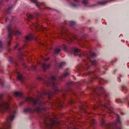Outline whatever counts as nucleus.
<instances>
[{
	"label": "nucleus",
	"mask_w": 129,
	"mask_h": 129,
	"mask_svg": "<svg viewBox=\"0 0 129 129\" xmlns=\"http://www.w3.org/2000/svg\"><path fill=\"white\" fill-rule=\"evenodd\" d=\"M10 109L8 103L7 102L0 103V112L3 113Z\"/></svg>",
	"instance_id": "nucleus-1"
},
{
	"label": "nucleus",
	"mask_w": 129,
	"mask_h": 129,
	"mask_svg": "<svg viewBox=\"0 0 129 129\" xmlns=\"http://www.w3.org/2000/svg\"><path fill=\"white\" fill-rule=\"evenodd\" d=\"M14 118V115H10L6 120L5 124V127L4 129L1 128L0 129H9L10 127L11 122L13 120Z\"/></svg>",
	"instance_id": "nucleus-2"
},
{
	"label": "nucleus",
	"mask_w": 129,
	"mask_h": 129,
	"mask_svg": "<svg viewBox=\"0 0 129 129\" xmlns=\"http://www.w3.org/2000/svg\"><path fill=\"white\" fill-rule=\"evenodd\" d=\"M26 100L27 101L32 103L34 104H36L37 101V100L35 99H34L30 97H27L26 98Z\"/></svg>",
	"instance_id": "nucleus-3"
},
{
	"label": "nucleus",
	"mask_w": 129,
	"mask_h": 129,
	"mask_svg": "<svg viewBox=\"0 0 129 129\" xmlns=\"http://www.w3.org/2000/svg\"><path fill=\"white\" fill-rule=\"evenodd\" d=\"M38 65H40L44 70H45L46 69H48L50 66V64H48L47 66H46L44 63H42V62H39Z\"/></svg>",
	"instance_id": "nucleus-4"
},
{
	"label": "nucleus",
	"mask_w": 129,
	"mask_h": 129,
	"mask_svg": "<svg viewBox=\"0 0 129 129\" xmlns=\"http://www.w3.org/2000/svg\"><path fill=\"white\" fill-rule=\"evenodd\" d=\"M114 0H110L109 1H101L99 2V4L102 5H104L106 4L108 2H111Z\"/></svg>",
	"instance_id": "nucleus-5"
},
{
	"label": "nucleus",
	"mask_w": 129,
	"mask_h": 129,
	"mask_svg": "<svg viewBox=\"0 0 129 129\" xmlns=\"http://www.w3.org/2000/svg\"><path fill=\"white\" fill-rule=\"evenodd\" d=\"M74 54L75 55H76V53H80L81 52V51L80 50L77 48H75L74 49Z\"/></svg>",
	"instance_id": "nucleus-6"
},
{
	"label": "nucleus",
	"mask_w": 129,
	"mask_h": 129,
	"mask_svg": "<svg viewBox=\"0 0 129 129\" xmlns=\"http://www.w3.org/2000/svg\"><path fill=\"white\" fill-rule=\"evenodd\" d=\"M22 93L21 92H16L14 93V95L15 96H20L22 95Z\"/></svg>",
	"instance_id": "nucleus-7"
},
{
	"label": "nucleus",
	"mask_w": 129,
	"mask_h": 129,
	"mask_svg": "<svg viewBox=\"0 0 129 129\" xmlns=\"http://www.w3.org/2000/svg\"><path fill=\"white\" fill-rule=\"evenodd\" d=\"M17 78L20 81H22V75L19 73H18V74Z\"/></svg>",
	"instance_id": "nucleus-8"
},
{
	"label": "nucleus",
	"mask_w": 129,
	"mask_h": 129,
	"mask_svg": "<svg viewBox=\"0 0 129 129\" xmlns=\"http://www.w3.org/2000/svg\"><path fill=\"white\" fill-rule=\"evenodd\" d=\"M82 3L83 4L85 5L88 3V0H82Z\"/></svg>",
	"instance_id": "nucleus-9"
},
{
	"label": "nucleus",
	"mask_w": 129,
	"mask_h": 129,
	"mask_svg": "<svg viewBox=\"0 0 129 129\" xmlns=\"http://www.w3.org/2000/svg\"><path fill=\"white\" fill-rule=\"evenodd\" d=\"M27 15L28 18L29 19H31L34 17L33 15L31 14H28Z\"/></svg>",
	"instance_id": "nucleus-10"
},
{
	"label": "nucleus",
	"mask_w": 129,
	"mask_h": 129,
	"mask_svg": "<svg viewBox=\"0 0 129 129\" xmlns=\"http://www.w3.org/2000/svg\"><path fill=\"white\" fill-rule=\"evenodd\" d=\"M60 51V49L58 48L56 49L55 50V52L56 53H58Z\"/></svg>",
	"instance_id": "nucleus-11"
},
{
	"label": "nucleus",
	"mask_w": 129,
	"mask_h": 129,
	"mask_svg": "<svg viewBox=\"0 0 129 129\" xmlns=\"http://www.w3.org/2000/svg\"><path fill=\"white\" fill-rule=\"evenodd\" d=\"M15 34V35H18L19 34H20L21 33L19 31H18V30H17L16 31V32Z\"/></svg>",
	"instance_id": "nucleus-12"
},
{
	"label": "nucleus",
	"mask_w": 129,
	"mask_h": 129,
	"mask_svg": "<svg viewBox=\"0 0 129 129\" xmlns=\"http://www.w3.org/2000/svg\"><path fill=\"white\" fill-rule=\"evenodd\" d=\"M53 86H54V89H55L56 90H58V88L55 85V83H53Z\"/></svg>",
	"instance_id": "nucleus-13"
},
{
	"label": "nucleus",
	"mask_w": 129,
	"mask_h": 129,
	"mask_svg": "<svg viewBox=\"0 0 129 129\" xmlns=\"http://www.w3.org/2000/svg\"><path fill=\"white\" fill-rule=\"evenodd\" d=\"M26 38L27 40H31V38L30 36H26Z\"/></svg>",
	"instance_id": "nucleus-14"
},
{
	"label": "nucleus",
	"mask_w": 129,
	"mask_h": 129,
	"mask_svg": "<svg viewBox=\"0 0 129 129\" xmlns=\"http://www.w3.org/2000/svg\"><path fill=\"white\" fill-rule=\"evenodd\" d=\"M40 110L41 109L39 107L37 108L36 109V111L38 112H39Z\"/></svg>",
	"instance_id": "nucleus-15"
},
{
	"label": "nucleus",
	"mask_w": 129,
	"mask_h": 129,
	"mask_svg": "<svg viewBox=\"0 0 129 129\" xmlns=\"http://www.w3.org/2000/svg\"><path fill=\"white\" fill-rule=\"evenodd\" d=\"M92 64L95 65L96 64V61L95 60H94L92 62Z\"/></svg>",
	"instance_id": "nucleus-16"
},
{
	"label": "nucleus",
	"mask_w": 129,
	"mask_h": 129,
	"mask_svg": "<svg viewBox=\"0 0 129 129\" xmlns=\"http://www.w3.org/2000/svg\"><path fill=\"white\" fill-rule=\"evenodd\" d=\"M11 26H8L7 27V29L8 31H9L10 30H11Z\"/></svg>",
	"instance_id": "nucleus-17"
},
{
	"label": "nucleus",
	"mask_w": 129,
	"mask_h": 129,
	"mask_svg": "<svg viewBox=\"0 0 129 129\" xmlns=\"http://www.w3.org/2000/svg\"><path fill=\"white\" fill-rule=\"evenodd\" d=\"M30 1L31 2L35 3H36L37 2V1L36 0H30Z\"/></svg>",
	"instance_id": "nucleus-18"
},
{
	"label": "nucleus",
	"mask_w": 129,
	"mask_h": 129,
	"mask_svg": "<svg viewBox=\"0 0 129 129\" xmlns=\"http://www.w3.org/2000/svg\"><path fill=\"white\" fill-rule=\"evenodd\" d=\"M70 23L71 25H73L75 24V22L73 21H71L70 22Z\"/></svg>",
	"instance_id": "nucleus-19"
},
{
	"label": "nucleus",
	"mask_w": 129,
	"mask_h": 129,
	"mask_svg": "<svg viewBox=\"0 0 129 129\" xmlns=\"http://www.w3.org/2000/svg\"><path fill=\"white\" fill-rule=\"evenodd\" d=\"M51 79L52 80H54L55 79V78L53 76H52L51 77Z\"/></svg>",
	"instance_id": "nucleus-20"
},
{
	"label": "nucleus",
	"mask_w": 129,
	"mask_h": 129,
	"mask_svg": "<svg viewBox=\"0 0 129 129\" xmlns=\"http://www.w3.org/2000/svg\"><path fill=\"white\" fill-rule=\"evenodd\" d=\"M38 24L37 23H36L35 25H34V26L35 27H39L38 25Z\"/></svg>",
	"instance_id": "nucleus-21"
},
{
	"label": "nucleus",
	"mask_w": 129,
	"mask_h": 129,
	"mask_svg": "<svg viewBox=\"0 0 129 129\" xmlns=\"http://www.w3.org/2000/svg\"><path fill=\"white\" fill-rule=\"evenodd\" d=\"M36 67L35 66H32V69L33 70H35L36 69Z\"/></svg>",
	"instance_id": "nucleus-22"
},
{
	"label": "nucleus",
	"mask_w": 129,
	"mask_h": 129,
	"mask_svg": "<svg viewBox=\"0 0 129 129\" xmlns=\"http://www.w3.org/2000/svg\"><path fill=\"white\" fill-rule=\"evenodd\" d=\"M49 59V58H47L44 59H43L45 61H46L48 60Z\"/></svg>",
	"instance_id": "nucleus-23"
},
{
	"label": "nucleus",
	"mask_w": 129,
	"mask_h": 129,
	"mask_svg": "<svg viewBox=\"0 0 129 129\" xmlns=\"http://www.w3.org/2000/svg\"><path fill=\"white\" fill-rule=\"evenodd\" d=\"M68 73H66V74H64V75H63V76L64 77H65V76H67L68 75Z\"/></svg>",
	"instance_id": "nucleus-24"
},
{
	"label": "nucleus",
	"mask_w": 129,
	"mask_h": 129,
	"mask_svg": "<svg viewBox=\"0 0 129 129\" xmlns=\"http://www.w3.org/2000/svg\"><path fill=\"white\" fill-rule=\"evenodd\" d=\"M28 109H27L26 110H24V111L25 112H27V111H28Z\"/></svg>",
	"instance_id": "nucleus-25"
},
{
	"label": "nucleus",
	"mask_w": 129,
	"mask_h": 129,
	"mask_svg": "<svg viewBox=\"0 0 129 129\" xmlns=\"http://www.w3.org/2000/svg\"><path fill=\"white\" fill-rule=\"evenodd\" d=\"M17 46H18V44H17L15 46V47H14V49H15L17 47Z\"/></svg>",
	"instance_id": "nucleus-26"
},
{
	"label": "nucleus",
	"mask_w": 129,
	"mask_h": 129,
	"mask_svg": "<svg viewBox=\"0 0 129 129\" xmlns=\"http://www.w3.org/2000/svg\"><path fill=\"white\" fill-rule=\"evenodd\" d=\"M11 37V34L10 33H9L8 35V37L9 38L10 37Z\"/></svg>",
	"instance_id": "nucleus-27"
},
{
	"label": "nucleus",
	"mask_w": 129,
	"mask_h": 129,
	"mask_svg": "<svg viewBox=\"0 0 129 129\" xmlns=\"http://www.w3.org/2000/svg\"><path fill=\"white\" fill-rule=\"evenodd\" d=\"M75 2H78L79 1V0H74Z\"/></svg>",
	"instance_id": "nucleus-28"
},
{
	"label": "nucleus",
	"mask_w": 129,
	"mask_h": 129,
	"mask_svg": "<svg viewBox=\"0 0 129 129\" xmlns=\"http://www.w3.org/2000/svg\"><path fill=\"white\" fill-rule=\"evenodd\" d=\"M10 44V42H9L8 43V45H9Z\"/></svg>",
	"instance_id": "nucleus-29"
},
{
	"label": "nucleus",
	"mask_w": 129,
	"mask_h": 129,
	"mask_svg": "<svg viewBox=\"0 0 129 129\" xmlns=\"http://www.w3.org/2000/svg\"><path fill=\"white\" fill-rule=\"evenodd\" d=\"M117 100H116V102H119V101H117Z\"/></svg>",
	"instance_id": "nucleus-30"
},
{
	"label": "nucleus",
	"mask_w": 129,
	"mask_h": 129,
	"mask_svg": "<svg viewBox=\"0 0 129 129\" xmlns=\"http://www.w3.org/2000/svg\"><path fill=\"white\" fill-rule=\"evenodd\" d=\"M11 34H14V32L13 31H11Z\"/></svg>",
	"instance_id": "nucleus-31"
},
{
	"label": "nucleus",
	"mask_w": 129,
	"mask_h": 129,
	"mask_svg": "<svg viewBox=\"0 0 129 129\" xmlns=\"http://www.w3.org/2000/svg\"><path fill=\"white\" fill-rule=\"evenodd\" d=\"M72 5L73 6H75V5L74 4H73Z\"/></svg>",
	"instance_id": "nucleus-32"
},
{
	"label": "nucleus",
	"mask_w": 129,
	"mask_h": 129,
	"mask_svg": "<svg viewBox=\"0 0 129 129\" xmlns=\"http://www.w3.org/2000/svg\"><path fill=\"white\" fill-rule=\"evenodd\" d=\"M69 39H70V41L71 42L72 41V40H71V38H69Z\"/></svg>",
	"instance_id": "nucleus-33"
},
{
	"label": "nucleus",
	"mask_w": 129,
	"mask_h": 129,
	"mask_svg": "<svg viewBox=\"0 0 129 129\" xmlns=\"http://www.w3.org/2000/svg\"><path fill=\"white\" fill-rule=\"evenodd\" d=\"M2 97V95H0V99Z\"/></svg>",
	"instance_id": "nucleus-34"
},
{
	"label": "nucleus",
	"mask_w": 129,
	"mask_h": 129,
	"mask_svg": "<svg viewBox=\"0 0 129 129\" xmlns=\"http://www.w3.org/2000/svg\"><path fill=\"white\" fill-rule=\"evenodd\" d=\"M66 46H65L64 47V48H66Z\"/></svg>",
	"instance_id": "nucleus-35"
},
{
	"label": "nucleus",
	"mask_w": 129,
	"mask_h": 129,
	"mask_svg": "<svg viewBox=\"0 0 129 129\" xmlns=\"http://www.w3.org/2000/svg\"><path fill=\"white\" fill-rule=\"evenodd\" d=\"M37 6L38 7H39V6H38V5H37Z\"/></svg>",
	"instance_id": "nucleus-36"
},
{
	"label": "nucleus",
	"mask_w": 129,
	"mask_h": 129,
	"mask_svg": "<svg viewBox=\"0 0 129 129\" xmlns=\"http://www.w3.org/2000/svg\"><path fill=\"white\" fill-rule=\"evenodd\" d=\"M6 1H8L9 0H6Z\"/></svg>",
	"instance_id": "nucleus-37"
},
{
	"label": "nucleus",
	"mask_w": 129,
	"mask_h": 129,
	"mask_svg": "<svg viewBox=\"0 0 129 129\" xmlns=\"http://www.w3.org/2000/svg\"><path fill=\"white\" fill-rule=\"evenodd\" d=\"M6 21H7V19H6Z\"/></svg>",
	"instance_id": "nucleus-38"
},
{
	"label": "nucleus",
	"mask_w": 129,
	"mask_h": 129,
	"mask_svg": "<svg viewBox=\"0 0 129 129\" xmlns=\"http://www.w3.org/2000/svg\"><path fill=\"white\" fill-rule=\"evenodd\" d=\"M1 43V42H0V43Z\"/></svg>",
	"instance_id": "nucleus-39"
}]
</instances>
